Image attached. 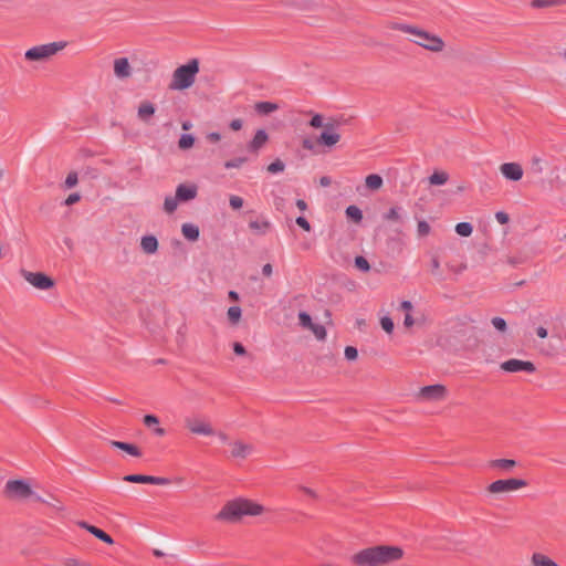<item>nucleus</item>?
Wrapping results in <instances>:
<instances>
[{
  "label": "nucleus",
  "mask_w": 566,
  "mask_h": 566,
  "mask_svg": "<svg viewBox=\"0 0 566 566\" xmlns=\"http://www.w3.org/2000/svg\"><path fill=\"white\" fill-rule=\"evenodd\" d=\"M339 125V122L333 117L314 114L310 120V126L313 128H322V133L315 138V144L328 149L336 147L342 140Z\"/></svg>",
  "instance_id": "3"
},
{
  "label": "nucleus",
  "mask_w": 566,
  "mask_h": 566,
  "mask_svg": "<svg viewBox=\"0 0 566 566\" xmlns=\"http://www.w3.org/2000/svg\"><path fill=\"white\" fill-rule=\"evenodd\" d=\"M272 272H273V268L270 263H266L263 265L262 268V273L265 275V276H271L272 275Z\"/></svg>",
  "instance_id": "62"
},
{
  "label": "nucleus",
  "mask_w": 566,
  "mask_h": 566,
  "mask_svg": "<svg viewBox=\"0 0 566 566\" xmlns=\"http://www.w3.org/2000/svg\"><path fill=\"white\" fill-rule=\"evenodd\" d=\"M495 219L501 224H506L510 221V216L504 211H497L495 213Z\"/></svg>",
  "instance_id": "53"
},
{
  "label": "nucleus",
  "mask_w": 566,
  "mask_h": 566,
  "mask_svg": "<svg viewBox=\"0 0 566 566\" xmlns=\"http://www.w3.org/2000/svg\"><path fill=\"white\" fill-rule=\"evenodd\" d=\"M298 321H300V325L306 329H310L314 334L316 339L324 340L326 338L325 327L321 324H315L312 321V317L307 313L300 312Z\"/></svg>",
  "instance_id": "13"
},
{
  "label": "nucleus",
  "mask_w": 566,
  "mask_h": 566,
  "mask_svg": "<svg viewBox=\"0 0 566 566\" xmlns=\"http://www.w3.org/2000/svg\"><path fill=\"white\" fill-rule=\"evenodd\" d=\"M176 195L180 202L191 201L198 195V186L195 184H180L176 188Z\"/></svg>",
  "instance_id": "18"
},
{
  "label": "nucleus",
  "mask_w": 566,
  "mask_h": 566,
  "mask_svg": "<svg viewBox=\"0 0 566 566\" xmlns=\"http://www.w3.org/2000/svg\"><path fill=\"white\" fill-rule=\"evenodd\" d=\"M355 265L357 269L367 272L370 269V265L368 261L364 256H356L355 258Z\"/></svg>",
  "instance_id": "47"
},
{
  "label": "nucleus",
  "mask_w": 566,
  "mask_h": 566,
  "mask_svg": "<svg viewBox=\"0 0 566 566\" xmlns=\"http://www.w3.org/2000/svg\"><path fill=\"white\" fill-rule=\"evenodd\" d=\"M109 444L114 448H117V449H120L123 451H125L126 453H128L129 455L132 457H140L142 455V452L139 450L138 447H136L135 444H132V443H127V442H122V441H116V440H112L109 441Z\"/></svg>",
  "instance_id": "27"
},
{
  "label": "nucleus",
  "mask_w": 566,
  "mask_h": 566,
  "mask_svg": "<svg viewBox=\"0 0 566 566\" xmlns=\"http://www.w3.org/2000/svg\"><path fill=\"white\" fill-rule=\"evenodd\" d=\"M249 229L258 235L266 234L271 229V222L265 218H256L249 221Z\"/></svg>",
  "instance_id": "21"
},
{
  "label": "nucleus",
  "mask_w": 566,
  "mask_h": 566,
  "mask_svg": "<svg viewBox=\"0 0 566 566\" xmlns=\"http://www.w3.org/2000/svg\"><path fill=\"white\" fill-rule=\"evenodd\" d=\"M431 264V274L434 276H441L440 275V261L438 258H432L430 261Z\"/></svg>",
  "instance_id": "50"
},
{
  "label": "nucleus",
  "mask_w": 566,
  "mask_h": 566,
  "mask_svg": "<svg viewBox=\"0 0 566 566\" xmlns=\"http://www.w3.org/2000/svg\"><path fill=\"white\" fill-rule=\"evenodd\" d=\"M528 486V482L521 478L499 479L485 488V492L492 499L515 493Z\"/></svg>",
  "instance_id": "6"
},
{
  "label": "nucleus",
  "mask_w": 566,
  "mask_h": 566,
  "mask_svg": "<svg viewBox=\"0 0 566 566\" xmlns=\"http://www.w3.org/2000/svg\"><path fill=\"white\" fill-rule=\"evenodd\" d=\"M255 448L252 443L242 439L229 442V457L237 461H243L254 454Z\"/></svg>",
  "instance_id": "12"
},
{
  "label": "nucleus",
  "mask_w": 566,
  "mask_h": 566,
  "mask_svg": "<svg viewBox=\"0 0 566 566\" xmlns=\"http://www.w3.org/2000/svg\"><path fill=\"white\" fill-rule=\"evenodd\" d=\"M156 112V108L154 106L153 103L148 102V101H143L139 103L138 105V108H137V116L138 118L144 122V123H148L149 119L153 117V115L155 114Z\"/></svg>",
  "instance_id": "22"
},
{
  "label": "nucleus",
  "mask_w": 566,
  "mask_h": 566,
  "mask_svg": "<svg viewBox=\"0 0 566 566\" xmlns=\"http://www.w3.org/2000/svg\"><path fill=\"white\" fill-rule=\"evenodd\" d=\"M295 205L301 211H305L307 209V203L303 199H297Z\"/></svg>",
  "instance_id": "64"
},
{
  "label": "nucleus",
  "mask_w": 566,
  "mask_h": 566,
  "mask_svg": "<svg viewBox=\"0 0 566 566\" xmlns=\"http://www.w3.org/2000/svg\"><path fill=\"white\" fill-rule=\"evenodd\" d=\"M144 423L147 426V427H151V426H157L159 423V420L156 416L154 415H146L144 417Z\"/></svg>",
  "instance_id": "54"
},
{
  "label": "nucleus",
  "mask_w": 566,
  "mask_h": 566,
  "mask_svg": "<svg viewBox=\"0 0 566 566\" xmlns=\"http://www.w3.org/2000/svg\"><path fill=\"white\" fill-rule=\"evenodd\" d=\"M501 369L507 373H534L535 366L532 361L521 360V359H509L501 364Z\"/></svg>",
  "instance_id": "14"
},
{
  "label": "nucleus",
  "mask_w": 566,
  "mask_h": 566,
  "mask_svg": "<svg viewBox=\"0 0 566 566\" xmlns=\"http://www.w3.org/2000/svg\"><path fill=\"white\" fill-rule=\"evenodd\" d=\"M430 232H431V227L427 221H424V220L418 221L417 234L419 238H424V237L429 235Z\"/></svg>",
  "instance_id": "38"
},
{
  "label": "nucleus",
  "mask_w": 566,
  "mask_h": 566,
  "mask_svg": "<svg viewBox=\"0 0 566 566\" xmlns=\"http://www.w3.org/2000/svg\"><path fill=\"white\" fill-rule=\"evenodd\" d=\"M65 41L50 42L35 45L24 52V57L31 62H46L66 48Z\"/></svg>",
  "instance_id": "8"
},
{
  "label": "nucleus",
  "mask_w": 566,
  "mask_h": 566,
  "mask_svg": "<svg viewBox=\"0 0 566 566\" xmlns=\"http://www.w3.org/2000/svg\"><path fill=\"white\" fill-rule=\"evenodd\" d=\"M179 203L181 202L176 193L175 196H167L164 200V211L168 214H171L177 210Z\"/></svg>",
  "instance_id": "31"
},
{
  "label": "nucleus",
  "mask_w": 566,
  "mask_h": 566,
  "mask_svg": "<svg viewBox=\"0 0 566 566\" xmlns=\"http://www.w3.org/2000/svg\"><path fill=\"white\" fill-rule=\"evenodd\" d=\"M254 109L261 115H268L279 109V105L272 102H258L254 104Z\"/></svg>",
  "instance_id": "30"
},
{
  "label": "nucleus",
  "mask_w": 566,
  "mask_h": 566,
  "mask_svg": "<svg viewBox=\"0 0 566 566\" xmlns=\"http://www.w3.org/2000/svg\"><path fill=\"white\" fill-rule=\"evenodd\" d=\"M77 182H78L77 174L75 171H71L65 178L64 186L66 189H71V188L75 187L77 185Z\"/></svg>",
  "instance_id": "43"
},
{
  "label": "nucleus",
  "mask_w": 566,
  "mask_h": 566,
  "mask_svg": "<svg viewBox=\"0 0 566 566\" xmlns=\"http://www.w3.org/2000/svg\"><path fill=\"white\" fill-rule=\"evenodd\" d=\"M302 146L307 150H313L317 145L315 144V140L304 139Z\"/></svg>",
  "instance_id": "59"
},
{
  "label": "nucleus",
  "mask_w": 566,
  "mask_h": 566,
  "mask_svg": "<svg viewBox=\"0 0 566 566\" xmlns=\"http://www.w3.org/2000/svg\"><path fill=\"white\" fill-rule=\"evenodd\" d=\"M531 566H559L549 556L536 552L531 556Z\"/></svg>",
  "instance_id": "25"
},
{
  "label": "nucleus",
  "mask_w": 566,
  "mask_h": 566,
  "mask_svg": "<svg viewBox=\"0 0 566 566\" xmlns=\"http://www.w3.org/2000/svg\"><path fill=\"white\" fill-rule=\"evenodd\" d=\"M269 510L260 502L248 499V497H235L228 501L216 518L219 521H226L235 523L244 517H258L265 514Z\"/></svg>",
  "instance_id": "2"
},
{
  "label": "nucleus",
  "mask_w": 566,
  "mask_h": 566,
  "mask_svg": "<svg viewBox=\"0 0 566 566\" xmlns=\"http://www.w3.org/2000/svg\"><path fill=\"white\" fill-rule=\"evenodd\" d=\"M242 318V310L240 306H230L227 311V319L231 327L239 325Z\"/></svg>",
  "instance_id": "28"
},
{
  "label": "nucleus",
  "mask_w": 566,
  "mask_h": 566,
  "mask_svg": "<svg viewBox=\"0 0 566 566\" xmlns=\"http://www.w3.org/2000/svg\"><path fill=\"white\" fill-rule=\"evenodd\" d=\"M195 145V137L190 134H184L178 140V147L182 150L190 149Z\"/></svg>",
  "instance_id": "35"
},
{
  "label": "nucleus",
  "mask_w": 566,
  "mask_h": 566,
  "mask_svg": "<svg viewBox=\"0 0 566 566\" xmlns=\"http://www.w3.org/2000/svg\"><path fill=\"white\" fill-rule=\"evenodd\" d=\"M184 427L191 436L211 438L216 427L201 413H190L184 418Z\"/></svg>",
  "instance_id": "7"
},
{
  "label": "nucleus",
  "mask_w": 566,
  "mask_h": 566,
  "mask_svg": "<svg viewBox=\"0 0 566 566\" xmlns=\"http://www.w3.org/2000/svg\"><path fill=\"white\" fill-rule=\"evenodd\" d=\"M448 396V389L442 384H434L421 387L416 394L415 398L418 402H440Z\"/></svg>",
  "instance_id": "11"
},
{
  "label": "nucleus",
  "mask_w": 566,
  "mask_h": 566,
  "mask_svg": "<svg viewBox=\"0 0 566 566\" xmlns=\"http://www.w3.org/2000/svg\"><path fill=\"white\" fill-rule=\"evenodd\" d=\"M332 184V179L328 176H323L319 178V185L322 187H328Z\"/></svg>",
  "instance_id": "63"
},
{
  "label": "nucleus",
  "mask_w": 566,
  "mask_h": 566,
  "mask_svg": "<svg viewBox=\"0 0 566 566\" xmlns=\"http://www.w3.org/2000/svg\"><path fill=\"white\" fill-rule=\"evenodd\" d=\"M158 240L155 235H144L140 239V249L146 254H155L158 251Z\"/></svg>",
  "instance_id": "23"
},
{
  "label": "nucleus",
  "mask_w": 566,
  "mask_h": 566,
  "mask_svg": "<svg viewBox=\"0 0 566 566\" xmlns=\"http://www.w3.org/2000/svg\"><path fill=\"white\" fill-rule=\"evenodd\" d=\"M418 323V321L412 316L411 313H406L405 315V319H403V326L406 328H411L412 326H415L416 324Z\"/></svg>",
  "instance_id": "51"
},
{
  "label": "nucleus",
  "mask_w": 566,
  "mask_h": 566,
  "mask_svg": "<svg viewBox=\"0 0 566 566\" xmlns=\"http://www.w3.org/2000/svg\"><path fill=\"white\" fill-rule=\"evenodd\" d=\"M285 168L284 163L281 159H275L273 163H271L266 169L270 174H277L282 172Z\"/></svg>",
  "instance_id": "41"
},
{
  "label": "nucleus",
  "mask_w": 566,
  "mask_h": 566,
  "mask_svg": "<svg viewBox=\"0 0 566 566\" xmlns=\"http://www.w3.org/2000/svg\"><path fill=\"white\" fill-rule=\"evenodd\" d=\"M199 73V61L197 59L190 60L188 63L178 66L169 83V88L172 91H185L191 87Z\"/></svg>",
  "instance_id": "5"
},
{
  "label": "nucleus",
  "mask_w": 566,
  "mask_h": 566,
  "mask_svg": "<svg viewBox=\"0 0 566 566\" xmlns=\"http://www.w3.org/2000/svg\"><path fill=\"white\" fill-rule=\"evenodd\" d=\"M80 199H81V196H80L78 193H76V192L71 193V195H69V197L65 199V205H66V206H72V205H74V203L78 202V201H80Z\"/></svg>",
  "instance_id": "56"
},
{
  "label": "nucleus",
  "mask_w": 566,
  "mask_h": 566,
  "mask_svg": "<svg viewBox=\"0 0 566 566\" xmlns=\"http://www.w3.org/2000/svg\"><path fill=\"white\" fill-rule=\"evenodd\" d=\"M64 566H92V565L88 563L82 562L77 558H67L64 562Z\"/></svg>",
  "instance_id": "52"
},
{
  "label": "nucleus",
  "mask_w": 566,
  "mask_h": 566,
  "mask_svg": "<svg viewBox=\"0 0 566 566\" xmlns=\"http://www.w3.org/2000/svg\"><path fill=\"white\" fill-rule=\"evenodd\" d=\"M245 161H247V158H244V157H235V158H232V159L226 161L224 167L227 169H233V168L238 169V168L242 167L245 164Z\"/></svg>",
  "instance_id": "40"
},
{
  "label": "nucleus",
  "mask_w": 566,
  "mask_h": 566,
  "mask_svg": "<svg viewBox=\"0 0 566 566\" xmlns=\"http://www.w3.org/2000/svg\"><path fill=\"white\" fill-rule=\"evenodd\" d=\"M114 75L118 80H127L133 75V67L127 57H118L114 60Z\"/></svg>",
  "instance_id": "17"
},
{
  "label": "nucleus",
  "mask_w": 566,
  "mask_h": 566,
  "mask_svg": "<svg viewBox=\"0 0 566 566\" xmlns=\"http://www.w3.org/2000/svg\"><path fill=\"white\" fill-rule=\"evenodd\" d=\"M77 525L81 528L90 532L92 535H94L96 538H98L99 541L104 542L105 544H107V545H113L114 544L113 538L107 533H105L103 530H101V528H98V527H96L94 525H91V524H88V523H86L84 521L77 522Z\"/></svg>",
  "instance_id": "20"
},
{
  "label": "nucleus",
  "mask_w": 566,
  "mask_h": 566,
  "mask_svg": "<svg viewBox=\"0 0 566 566\" xmlns=\"http://www.w3.org/2000/svg\"><path fill=\"white\" fill-rule=\"evenodd\" d=\"M448 179L449 175L446 171L437 170L430 176L429 181L431 185L441 186L444 185Z\"/></svg>",
  "instance_id": "32"
},
{
  "label": "nucleus",
  "mask_w": 566,
  "mask_h": 566,
  "mask_svg": "<svg viewBox=\"0 0 566 566\" xmlns=\"http://www.w3.org/2000/svg\"><path fill=\"white\" fill-rule=\"evenodd\" d=\"M490 468L499 469L504 472H510L516 467V461L513 459H495L489 462Z\"/></svg>",
  "instance_id": "26"
},
{
  "label": "nucleus",
  "mask_w": 566,
  "mask_h": 566,
  "mask_svg": "<svg viewBox=\"0 0 566 566\" xmlns=\"http://www.w3.org/2000/svg\"><path fill=\"white\" fill-rule=\"evenodd\" d=\"M295 222L300 228H302L306 232H310L312 230L310 222L304 217H297Z\"/></svg>",
  "instance_id": "49"
},
{
  "label": "nucleus",
  "mask_w": 566,
  "mask_h": 566,
  "mask_svg": "<svg viewBox=\"0 0 566 566\" xmlns=\"http://www.w3.org/2000/svg\"><path fill=\"white\" fill-rule=\"evenodd\" d=\"M381 328L387 333L391 334L394 332L395 324L389 316H384L380 318Z\"/></svg>",
  "instance_id": "42"
},
{
  "label": "nucleus",
  "mask_w": 566,
  "mask_h": 566,
  "mask_svg": "<svg viewBox=\"0 0 566 566\" xmlns=\"http://www.w3.org/2000/svg\"><path fill=\"white\" fill-rule=\"evenodd\" d=\"M19 273L28 284L38 291H51L55 287V281L43 272H33L21 269Z\"/></svg>",
  "instance_id": "10"
},
{
  "label": "nucleus",
  "mask_w": 566,
  "mask_h": 566,
  "mask_svg": "<svg viewBox=\"0 0 566 566\" xmlns=\"http://www.w3.org/2000/svg\"><path fill=\"white\" fill-rule=\"evenodd\" d=\"M233 350H234V353L237 355H244L245 354V348L240 343H234L233 344Z\"/></svg>",
  "instance_id": "61"
},
{
  "label": "nucleus",
  "mask_w": 566,
  "mask_h": 566,
  "mask_svg": "<svg viewBox=\"0 0 566 566\" xmlns=\"http://www.w3.org/2000/svg\"><path fill=\"white\" fill-rule=\"evenodd\" d=\"M410 30L409 40L416 45L433 54H440L446 51L447 43L440 35L416 24Z\"/></svg>",
  "instance_id": "4"
},
{
  "label": "nucleus",
  "mask_w": 566,
  "mask_h": 566,
  "mask_svg": "<svg viewBox=\"0 0 566 566\" xmlns=\"http://www.w3.org/2000/svg\"><path fill=\"white\" fill-rule=\"evenodd\" d=\"M181 233L185 239L195 242L199 239L200 230L198 226L190 222H186L182 223L181 226Z\"/></svg>",
  "instance_id": "24"
},
{
  "label": "nucleus",
  "mask_w": 566,
  "mask_h": 566,
  "mask_svg": "<svg viewBox=\"0 0 566 566\" xmlns=\"http://www.w3.org/2000/svg\"><path fill=\"white\" fill-rule=\"evenodd\" d=\"M501 175L510 181H520L523 178L524 170L518 163H504L499 167Z\"/></svg>",
  "instance_id": "15"
},
{
  "label": "nucleus",
  "mask_w": 566,
  "mask_h": 566,
  "mask_svg": "<svg viewBox=\"0 0 566 566\" xmlns=\"http://www.w3.org/2000/svg\"><path fill=\"white\" fill-rule=\"evenodd\" d=\"M558 3H559L558 0H532L531 7L534 9H542V8L557 6Z\"/></svg>",
  "instance_id": "39"
},
{
  "label": "nucleus",
  "mask_w": 566,
  "mask_h": 566,
  "mask_svg": "<svg viewBox=\"0 0 566 566\" xmlns=\"http://www.w3.org/2000/svg\"><path fill=\"white\" fill-rule=\"evenodd\" d=\"M382 185H384V180H382L381 176H379L377 174L368 175L365 178V186L369 190L377 191L382 187Z\"/></svg>",
  "instance_id": "29"
},
{
  "label": "nucleus",
  "mask_w": 566,
  "mask_h": 566,
  "mask_svg": "<svg viewBox=\"0 0 566 566\" xmlns=\"http://www.w3.org/2000/svg\"><path fill=\"white\" fill-rule=\"evenodd\" d=\"M243 126V122L240 118L232 119L230 122V128L234 132L240 130Z\"/></svg>",
  "instance_id": "57"
},
{
  "label": "nucleus",
  "mask_w": 566,
  "mask_h": 566,
  "mask_svg": "<svg viewBox=\"0 0 566 566\" xmlns=\"http://www.w3.org/2000/svg\"><path fill=\"white\" fill-rule=\"evenodd\" d=\"M212 437H217L222 443H228L229 444V442H231V440L229 439L228 433H226L222 430H217L216 429V433Z\"/></svg>",
  "instance_id": "55"
},
{
  "label": "nucleus",
  "mask_w": 566,
  "mask_h": 566,
  "mask_svg": "<svg viewBox=\"0 0 566 566\" xmlns=\"http://www.w3.org/2000/svg\"><path fill=\"white\" fill-rule=\"evenodd\" d=\"M491 322L494 328L497 329L499 332H506L507 325L505 319H503L502 317H493Z\"/></svg>",
  "instance_id": "45"
},
{
  "label": "nucleus",
  "mask_w": 566,
  "mask_h": 566,
  "mask_svg": "<svg viewBox=\"0 0 566 566\" xmlns=\"http://www.w3.org/2000/svg\"><path fill=\"white\" fill-rule=\"evenodd\" d=\"M41 502L52 506L56 511H63L64 510V506L62 505V503L57 499L52 496V495H50L49 499H43L42 497Z\"/></svg>",
  "instance_id": "44"
},
{
  "label": "nucleus",
  "mask_w": 566,
  "mask_h": 566,
  "mask_svg": "<svg viewBox=\"0 0 566 566\" xmlns=\"http://www.w3.org/2000/svg\"><path fill=\"white\" fill-rule=\"evenodd\" d=\"M384 219L388 222H400L402 220L401 209L391 207L385 214Z\"/></svg>",
  "instance_id": "33"
},
{
  "label": "nucleus",
  "mask_w": 566,
  "mask_h": 566,
  "mask_svg": "<svg viewBox=\"0 0 566 566\" xmlns=\"http://www.w3.org/2000/svg\"><path fill=\"white\" fill-rule=\"evenodd\" d=\"M454 230L460 237L468 238L473 233V226L470 222H460L455 224Z\"/></svg>",
  "instance_id": "34"
},
{
  "label": "nucleus",
  "mask_w": 566,
  "mask_h": 566,
  "mask_svg": "<svg viewBox=\"0 0 566 566\" xmlns=\"http://www.w3.org/2000/svg\"><path fill=\"white\" fill-rule=\"evenodd\" d=\"M207 139L211 143H218L221 139V135L219 133H209L207 135Z\"/></svg>",
  "instance_id": "60"
},
{
  "label": "nucleus",
  "mask_w": 566,
  "mask_h": 566,
  "mask_svg": "<svg viewBox=\"0 0 566 566\" xmlns=\"http://www.w3.org/2000/svg\"><path fill=\"white\" fill-rule=\"evenodd\" d=\"M269 140V135L264 129H258L248 144V150L252 154H259L260 149L265 146Z\"/></svg>",
  "instance_id": "19"
},
{
  "label": "nucleus",
  "mask_w": 566,
  "mask_h": 566,
  "mask_svg": "<svg viewBox=\"0 0 566 566\" xmlns=\"http://www.w3.org/2000/svg\"><path fill=\"white\" fill-rule=\"evenodd\" d=\"M346 216L355 222H360L363 219V212L357 206H348L346 208Z\"/></svg>",
  "instance_id": "36"
},
{
  "label": "nucleus",
  "mask_w": 566,
  "mask_h": 566,
  "mask_svg": "<svg viewBox=\"0 0 566 566\" xmlns=\"http://www.w3.org/2000/svg\"><path fill=\"white\" fill-rule=\"evenodd\" d=\"M230 207L234 210H239L243 207V199L237 195H232L229 198Z\"/></svg>",
  "instance_id": "46"
},
{
  "label": "nucleus",
  "mask_w": 566,
  "mask_h": 566,
  "mask_svg": "<svg viewBox=\"0 0 566 566\" xmlns=\"http://www.w3.org/2000/svg\"><path fill=\"white\" fill-rule=\"evenodd\" d=\"M124 481L130 483H146L155 485H168L170 483L167 478L144 474H128L124 476Z\"/></svg>",
  "instance_id": "16"
},
{
  "label": "nucleus",
  "mask_w": 566,
  "mask_h": 566,
  "mask_svg": "<svg viewBox=\"0 0 566 566\" xmlns=\"http://www.w3.org/2000/svg\"><path fill=\"white\" fill-rule=\"evenodd\" d=\"M413 308V305L410 301H402L400 303V310L405 311L406 313H411Z\"/></svg>",
  "instance_id": "58"
},
{
  "label": "nucleus",
  "mask_w": 566,
  "mask_h": 566,
  "mask_svg": "<svg viewBox=\"0 0 566 566\" xmlns=\"http://www.w3.org/2000/svg\"><path fill=\"white\" fill-rule=\"evenodd\" d=\"M344 354H345V357H346L348 360H355V359L357 358V356H358V352H357V349H356L355 347H353V346H347V347L345 348Z\"/></svg>",
  "instance_id": "48"
},
{
  "label": "nucleus",
  "mask_w": 566,
  "mask_h": 566,
  "mask_svg": "<svg viewBox=\"0 0 566 566\" xmlns=\"http://www.w3.org/2000/svg\"><path fill=\"white\" fill-rule=\"evenodd\" d=\"M405 556V552L397 545H375L363 548L352 555L350 562L355 566H389Z\"/></svg>",
  "instance_id": "1"
},
{
  "label": "nucleus",
  "mask_w": 566,
  "mask_h": 566,
  "mask_svg": "<svg viewBox=\"0 0 566 566\" xmlns=\"http://www.w3.org/2000/svg\"><path fill=\"white\" fill-rule=\"evenodd\" d=\"M413 27H415V24H409V23H399V22L388 23L389 29L400 31L408 35H409V31H411L410 29H413Z\"/></svg>",
  "instance_id": "37"
},
{
  "label": "nucleus",
  "mask_w": 566,
  "mask_h": 566,
  "mask_svg": "<svg viewBox=\"0 0 566 566\" xmlns=\"http://www.w3.org/2000/svg\"><path fill=\"white\" fill-rule=\"evenodd\" d=\"M6 494L12 500L42 501V497L33 491L31 484L24 480L8 481L6 483Z\"/></svg>",
  "instance_id": "9"
}]
</instances>
